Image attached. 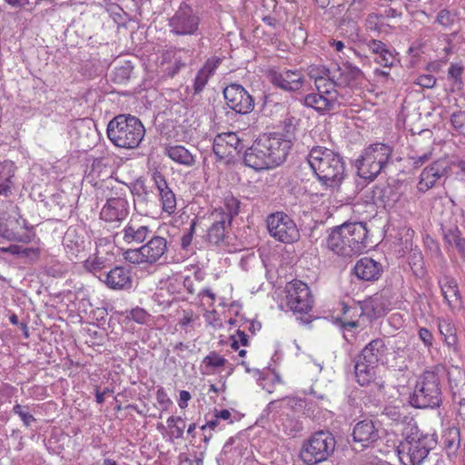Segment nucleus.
<instances>
[{
    "label": "nucleus",
    "instance_id": "f8f14e48",
    "mask_svg": "<svg viewBox=\"0 0 465 465\" xmlns=\"http://www.w3.org/2000/svg\"><path fill=\"white\" fill-rule=\"evenodd\" d=\"M199 25L200 18L187 5L180 7L169 21L170 31L176 35H193Z\"/></svg>",
    "mask_w": 465,
    "mask_h": 465
},
{
    "label": "nucleus",
    "instance_id": "f03ea898",
    "mask_svg": "<svg viewBox=\"0 0 465 465\" xmlns=\"http://www.w3.org/2000/svg\"><path fill=\"white\" fill-rule=\"evenodd\" d=\"M290 150L289 141L264 134L245 151L243 162L255 171L272 169L286 160Z\"/></svg>",
    "mask_w": 465,
    "mask_h": 465
},
{
    "label": "nucleus",
    "instance_id": "5fc2aeb1",
    "mask_svg": "<svg viewBox=\"0 0 465 465\" xmlns=\"http://www.w3.org/2000/svg\"><path fill=\"white\" fill-rule=\"evenodd\" d=\"M149 314L140 308H136L131 311L130 318L138 323H145Z\"/></svg>",
    "mask_w": 465,
    "mask_h": 465
},
{
    "label": "nucleus",
    "instance_id": "7c9ffc66",
    "mask_svg": "<svg viewBox=\"0 0 465 465\" xmlns=\"http://www.w3.org/2000/svg\"><path fill=\"white\" fill-rule=\"evenodd\" d=\"M166 154L175 163L186 166L195 163L194 156L183 145H172L165 149Z\"/></svg>",
    "mask_w": 465,
    "mask_h": 465
},
{
    "label": "nucleus",
    "instance_id": "9d476101",
    "mask_svg": "<svg viewBox=\"0 0 465 465\" xmlns=\"http://www.w3.org/2000/svg\"><path fill=\"white\" fill-rule=\"evenodd\" d=\"M314 299L307 283L300 280H292V314L302 325L310 324L312 316Z\"/></svg>",
    "mask_w": 465,
    "mask_h": 465
},
{
    "label": "nucleus",
    "instance_id": "4d7b16f0",
    "mask_svg": "<svg viewBox=\"0 0 465 465\" xmlns=\"http://www.w3.org/2000/svg\"><path fill=\"white\" fill-rule=\"evenodd\" d=\"M425 465H446V460L441 454L429 453L427 456Z\"/></svg>",
    "mask_w": 465,
    "mask_h": 465
},
{
    "label": "nucleus",
    "instance_id": "473e14b6",
    "mask_svg": "<svg viewBox=\"0 0 465 465\" xmlns=\"http://www.w3.org/2000/svg\"><path fill=\"white\" fill-rule=\"evenodd\" d=\"M460 430L456 427H450L443 430L440 443L448 454L454 453L460 448Z\"/></svg>",
    "mask_w": 465,
    "mask_h": 465
},
{
    "label": "nucleus",
    "instance_id": "4c0bfd02",
    "mask_svg": "<svg viewBox=\"0 0 465 465\" xmlns=\"http://www.w3.org/2000/svg\"><path fill=\"white\" fill-rule=\"evenodd\" d=\"M219 60L213 62H207L205 65L197 73L194 80V90L200 92L203 89L208 82L210 75L213 70L217 67Z\"/></svg>",
    "mask_w": 465,
    "mask_h": 465
},
{
    "label": "nucleus",
    "instance_id": "338daca9",
    "mask_svg": "<svg viewBox=\"0 0 465 465\" xmlns=\"http://www.w3.org/2000/svg\"><path fill=\"white\" fill-rule=\"evenodd\" d=\"M19 417L25 426H29L35 420L32 414L26 411H24Z\"/></svg>",
    "mask_w": 465,
    "mask_h": 465
},
{
    "label": "nucleus",
    "instance_id": "2eb2a0df",
    "mask_svg": "<svg viewBox=\"0 0 465 465\" xmlns=\"http://www.w3.org/2000/svg\"><path fill=\"white\" fill-rule=\"evenodd\" d=\"M447 375L452 401L459 406V415L465 420V371L452 367Z\"/></svg>",
    "mask_w": 465,
    "mask_h": 465
},
{
    "label": "nucleus",
    "instance_id": "a211bd4d",
    "mask_svg": "<svg viewBox=\"0 0 465 465\" xmlns=\"http://www.w3.org/2000/svg\"><path fill=\"white\" fill-rule=\"evenodd\" d=\"M347 235H349V232H347L344 223L335 227L328 236V248L339 256L351 257L354 255L352 245L349 242L351 240Z\"/></svg>",
    "mask_w": 465,
    "mask_h": 465
},
{
    "label": "nucleus",
    "instance_id": "13d9d810",
    "mask_svg": "<svg viewBox=\"0 0 465 465\" xmlns=\"http://www.w3.org/2000/svg\"><path fill=\"white\" fill-rule=\"evenodd\" d=\"M198 317L192 310L183 311V317L179 321L182 328H186L190 323L193 322Z\"/></svg>",
    "mask_w": 465,
    "mask_h": 465
},
{
    "label": "nucleus",
    "instance_id": "69168bd1",
    "mask_svg": "<svg viewBox=\"0 0 465 465\" xmlns=\"http://www.w3.org/2000/svg\"><path fill=\"white\" fill-rule=\"evenodd\" d=\"M338 322H340L341 328L343 329V330H347L349 328H357V327H359V322L355 321V320H351V321L338 320Z\"/></svg>",
    "mask_w": 465,
    "mask_h": 465
},
{
    "label": "nucleus",
    "instance_id": "bb28decb",
    "mask_svg": "<svg viewBox=\"0 0 465 465\" xmlns=\"http://www.w3.org/2000/svg\"><path fill=\"white\" fill-rule=\"evenodd\" d=\"M388 349L382 339H375L370 341L361 351V359L371 364L383 363L386 361Z\"/></svg>",
    "mask_w": 465,
    "mask_h": 465
},
{
    "label": "nucleus",
    "instance_id": "f704fd0d",
    "mask_svg": "<svg viewBox=\"0 0 465 465\" xmlns=\"http://www.w3.org/2000/svg\"><path fill=\"white\" fill-rule=\"evenodd\" d=\"M360 315H366L369 319H377L384 314L378 298H369L360 303Z\"/></svg>",
    "mask_w": 465,
    "mask_h": 465
},
{
    "label": "nucleus",
    "instance_id": "e2e57ef3",
    "mask_svg": "<svg viewBox=\"0 0 465 465\" xmlns=\"http://www.w3.org/2000/svg\"><path fill=\"white\" fill-rule=\"evenodd\" d=\"M431 156V153H423L420 156L414 157L412 156L411 159L413 160V166L415 168L420 167L423 163L428 162Z\"/></svg>",
    "mask_w": 465,
    "mask_h": 465
},
{
    "label": "nucleus",
    "instance_id": "7ed1b4c3",
    "mask_svg": "<svg viewBox=\"0 0 465 465\" xmlns=\"http://www.w3.org/2000/svg\"><path fill=\"white\" fill-rule=\"evenodd\" d=\"M241 202L232 193L226 194L222 204L209 214L212 223L207 230L206 241L227 252L235 251L229 242L232 220L240 212Z\"/></svg>",
    "mask_w": 465,
    "mask_h": 465
},
{
    "label": "nucleus",
    "instance_id": "052dcab7",
    "mask_svg": "<svg viewBox=\"0 0 465 465\" xmlns=\"http://www.w3.org/2000/svg\"><path fill=\"white\" fill-rule=\"evenodd\" d=\"M213 416L219 420H228L229 423H233L232 420V413L229 410H214Z\"/></svg>",
    "mask_w": 465,
    "mask_h": 465
},
{
    "label": "nucleus",
    "instance_id": "aec40b11",
    "mask_svg": "<svg viewBox=\"0 0 465 465\" xmlns=\"http://www.w3.org/2000/svg\"><path fill=\"white\" fill-rule=\"evenodd\" d=\"M20 222L15 217L0 216V236L9 241H15L23 243H30L35 238V233L20 234L17 232Z\"/></svg>",
    "mask_w": 465,
    "mask_h": 465
},
{
    "label": "nucleus",
    "instance_id": "ea45409f",
    "mask_svg": "<svg viewBox=\"0 0 465 465\" xmlns=\"http://www.w3.org/2000/svg\"><path fill=\"white\" fill-rule=\"evenodd\" d=\"M462 72L463 66L455 64H450L448 70V79L451 81V92L461 90L463 84L461 80Z\"/></svg>",
    "mask_w": 465,
    "mask_h": 465
},
{
    "label": "nucleus",
    "instance_id": "79ce46f5",
    "mask_svg": "<svg viewBox=\"0 0 465 465\" xmlns=\"http://www.w3.org/2000/svg\"><path fill=\"white\" fill-rule=\"evenodd\" d=\"M108 163H105L104 158L94 159L89 176L96 177L104 180V177L109 176L110 172L107 170Z\"/></svg>",
    "mask_w": 465,
    "mask_h": 465
},
{
    "label": "nucleus",
    "instance_id": "72a5a7b5",
    "mask_svg": "<svg viewBox=\"0 0 465 465\" xmlns=\"http://www.w3.org/2000/svg\"><path fill=\"white\" fill-rule=\"evenodd\" d=\"M268 77L271 83L282 90H291V74L287 69L272 68L268 71Z\"/></svg>",
    "mask_w": 465,
    "mask_h": 465
},
{
    "label": "nucleus",
    "instance_id": "4468645a",
    "mask_svg": "<svg viewBox=\"0 0 465 465\" xmlns=\"http://www.w3.org/2000/svg\"><path fill=\"white\" fill-rule=\"evenodd\" d=\"M129 214V203L124 196H115L107 199L100 212V219L107 223H119Z\"/></svg>",
    "mask_w": 465,
    "mask_h": 465
},
{
    "label": "nucleus",
    "instance_id": "864d4df0",
    "mask_svg": "<svg viewBox=\"0 0 465 465\" xmlns=\"http://www.w3.org/2000/svg\"><path fill=\"white\" fill-rule=\"evenodd\" d=\"M42 250L40 247H22L21 257L38 260Z\"/></svg>",
    "mask_w": 465,
    "mask_h": 465
},
{
    "label": "nucleus",
    "instance_id": "3c124183",
    "mask_svg": "<svg viewBox=\"0 0 465 465\" xmlns=\"http://www.w3.org/2000/svg\"><path fill=\"white\" fill-rule=\"evenodd\" d=\"M450 123L457 131H460L465 125V112L453 113L450 116Z\"/></svg>",
    "mask_w": 465,
    "mask_h": 465
},
{
    "label": "nucleus",
    "instance_id": "a18cd8bd",
    "mask_svg": "<svg viewBox=\"0 0 465 465\" xmlns=\"http://www.w3.org/2000/svg\"><path fill=\"white\" fill-rule=\"evenodd\" d=\"M375 62L384 67H391L395 62V56L391 50L387 48L383 53L374 58Z\"/></svg>",
    "mask_w": 465,
    "mask_h": 465
},
{
    "label": "nucleus",
    "instance_id": "f257e3e1",
    "mask_svg": "<svg viewBox=\"0 0 465 465\" xmlns=\"http://www.w3.org/2000/svg\"><path fill=\"white\" fill-rule=\"evenodd\" d=\"M346 164L342 155L324 146H314L296 167L295 177L302 182L310 176L327 187L340 186L345 177Z\"/></svg>",
    "mask_w": 465,
    "mask_h": 465
},
{
    "label": "nucleus",
    "instance_id": "20e7f679",
    "mask_svg": "<svg viewBox=\"0 0 465 465\" xmlns=\"http://www.w3.org/2000/svg\"><path fill=\"white\" fill-rule=\"evenodd\" d=\"M401 437L396 451L403 465H424L427 456L439 443L435 432L424 433L419 426L403 431Z\"/></svg>",
    "mask_w": 465,
    "mask_h": 465
},
{
    "label": "nucleus",
    "instance_id": "680f3d73",
    "mask_svg": "<svg viewBox=\"0 0 465 465\" xmlns=\"http://www.w3.org/2000/svg\"><path fill=\"white\" fill-rule=\"evenodd\" d=\"M0 252L21 257L22 246L17 244H12L8 247L0 248Z\"/></svg>",
    "mask_w": 465,
    "mask_h": 465
},
{
    "label": "nucleus",
    "instance_id": "ddd939ff",
    "mask_svg": "<svg viewBox=\"0 0 465 465\" xmlns=\"http://www.w3.org/2000/svg\"><path fill=\"white\" fill-rule=\"evenodd\" d=\"M242 140L236 133L228 132L219 134L213 141V153L219 159L228 162L237 155L242 149Z\"/></svg>",
    "mask_w": 465,
    "mask_h": 465
},
{
    "label": "nucleus",
    "instance_id": "dca6fc26",
    "mask_svg": "<svg viewBox=\"0 0 465 465\" xmlns=\"http://www.w3.org/2000/svg\"><path fill=\"white\" fill-rule=\"evenodd\" d=\"M152 178L158 191L162 212L168 215L173 214L177 205L175 193L168 186L165 177L160 172H154Z\"/></svg>",
    "mask_w": 465,
    "mask_h": 465
},
{
    "label": "nucleus",
    "instance_id": "774afa93",
    "mask_svg": "<svg viewBox=\"0 0 465 465\" xmlns=\"http://www.w3.org/2000/svg\"><path fill=\"white\" fill-rule=\"evenodd\" d=\"M8 5L14 7H24L29 4V0H5Z\"/></svg>",
    "mask_w": 465,
    "mask_h": 465
},
{
    "label": "nucleus",
    "instance_id": "39448f33",
    "mask_svg": "<svg viewBox=\"0 0 465 465\" xmlns=\"http://www.w3.org/2000/svg\"><path fill=\"white\" fill-rule=\"evenodd\" d=\"M443 366H435L423 371L417 379L410 404L416 409H437L442 404L440 377L445 373Z\"/></svg>",
    "mask_w": 465,
    "mask_h": 465
},
{
    "label": "nucleus",
    "instance_id": "6e6552de",
    "mask_svg": "<svg viewBox=\"0 0 465 465\" xmlns=\"http://www.w3.org/2000/svg\"><path fill=\"white\" fill-rule=\"evenodd\" d=\"M336 440L328 430H319L305 440L299 457L307 465H315L326 460L334 451Z\"/></svg>",
    "mask_w": 465,
    "mask_h": 465
},
{
    "label": "nucleus",
    "instance_id": "de8ad7c7",
    "mask_svg": "<svg viewBox=\"0 0 465 465\" xmlns=\"http://www.w3.org/2000/svg\"><path fill=\"white\" fill-rule=\"evenodd\" d=\"M418 335L427 349L430 350L433 346L434 337L429 329L425 327L419 328Z\"/></svg>",
    "mask_w": 465,
    "mask_h": 465
},
{
    "label": "nucleus",
    "instance_id": "5701e85b",
    "mask_svg": "<svg viewBox=\"0 0 465 465\" xmlns=\"http://www.w3.org/2000/svg\"><path fill=\"white\" fill-rule=\"evenodd\" d=\"M346 226L349 242L352 245L353 254H358L365 251L368 245V230L362 223H344Z\"/></svg>",
    "mask_w": 465,
    "mask_h": 465
},
{
    "label": "nucleus",
    "instance_id": "2f4dec72",
    "mask_svg": "<svg viewBox=\"0 0 465 465\" xmlns=\"http://www.w3.org/2000/svg\"><path fill=\"white\" fill-rule=\"evenodd\" d=\"M445 241L454 246L459 252H465V238L462 237V233L457 225H450L441 227Z\"/></svg>",
    "mask_w": 465,
    "mask_h": 465
},
{
    "label": "nucleus",
    "instance_id": "cd10ccee",
    "mask_svg": "<svg viewBox=\"0 0 465 465\" xmlns=\"http://www.w3.org/2000/svg\"><path fill=\"white\" fill-rule=\"evenodd\" d=\"M294 99L300 102L301 104L312 107L318 112L330 111L333 108V98L321 94H309L301 97L295 96Z\"/></svg>",
    "mask_w": 465,
    "mask_h": 465
},
{
    "label": "nucleus",
    "instance_id": "4be33fe9",
    "mask_svg": "<svg viewBox=\"0 0 465 465\" xmlns=\"http://www.w3.org/2000/svg\"><path fill=\"white\" fill-rule=\"evenodd\" d=\"M290 218L283 213L271 214L267 219V227L270 234L280 242H291Z\"/></svg>",
    "mask_w": 465,
    "mask_h": 465
},
{
    "label": "nucleus",
    "instance_id": "a878e982",
    "mask_svg": "<svg viewBox=\"0 0 465 465\" xmlns=\"http://www.w3.org/2000/svg\"><path fill=\"white\" fill-rule=\"evenodd\" d=\"M382 414L393 421L395 425L401 427L400 430L401 436L403 434V431H408L418 426L415 418L400 407L387 406L384 408Z\"/></svg>",
    "mask_w": 465,
    "mask_h": 465
},
{
    "label": "nucleus",
    "instance_id": "c03bdc74",
    "mask_svg": "<svg viewBox=\"0 0 465 465\" xmlns=\"http://www.w3.org/2000/svg\"><path fill=\"white\" fill-rule=\"evenodd\" d=\"M203 362L205 365V367L215 369L223 367L227 362V360L223 356L217 353L216 351H211L208 355H206L203 358Z\"/></svg>",
    "mask_w": 465,
    "mask_h": 465
},
{
    "label": "nucleus",
    "instance_id": "603ef678",
    "mask_svg": "<svg viewBox=\"0 0 465 465\" xmlns=\"http://www.w3.org/2000/svg\"><path fill=\"white\" fill-rule=\"evenodd\" d=\"M416 84L423 88H432L436 84V78L431 74H422L417 78Z\"/></svg>",
    "mask_w": 465,
    "mask_h": 465
},
{
    "label": "nucleus",
    "instance_id": "c85d7f7f",
    "mask_svg": "<svg viewBox=\"0 0 465 465\" xmlns=\"http://www.w3.org/2000/svg\"><path fill=\"white\" fill-rule=\"evenodd\" d=\"M376 368L375 364H371L366 360L361 359L360 354L354 366L358 383L361 386L369 385L376 377Z\"/></svg>",
    "mask_w": 465,
    "mask_h": 465
},
{
    "label": "nucleus",
    "instance_id": "bf43d9fd",
    "mask_svg": "<svg viewBox=\"0 0 465 465\" xmlns=\"http://www.w3.org/2000/svg\"><path fill=\"white\" fill-rule=\"evenodd\" d=\"M191 393L187 391H181L179 393V399L177 401L178 406L181 409H186L188 407V402L191 400Z\"/></svg>",
    "mask_w": 465,
    "mask_h": 465
},
{
    "label": "nucleus",
    "instance_id": "0e129e2a",
    "mask_svg": "<svg viewBox=\"0 0 465 465\" xmlns=\"http://www.w3.org/2000/svg\"><path fill=\"white\" fill-rule=\"evenodd\" d=\"M233 337L239 341L242 346H247L249 344L248 336L243 331L238 330Z\"/></svg>",
    "mask_w": 465,
    "mask_h": 465
},
{
    "label": "nucleus",
    "instance_id": "412c9836",
    "mask_svg": "<svg viewBox=\"0 0 465 465\" xmlns=\"http://www.w3.org/2000/svg\"><path fill=\"white\" fill-rule=\"evenodd\" d=\"M383 272L382 265L370 257H363L357 261L352 269V273L361 281H377Z\"/></svg>",
    "mask_w": 465,
    "mask_h": 465
},
{
    "label": "nucleus",
    "instance_id": "423d86ee",
    "mask_svg": "<svg viewBox=\"0 0 465 465\" xmlns=\"http://www.w3.org/2000/svg\"><path fill=\"white\" fill-rule=\"evenodd\" d=\"M107 136L118 148L135 149L145 135V128L141 120L131 114H119L107 125Z\"/></svg>",
    "mask_w": 465,
    "mask_h": 465
},
{
    "label": "nucleus",
    "instance_id": "393cba45",
    "mask_svg": "<svg viewBox=\"0 0 465 465\" xmlns=\"http://www.w3.org/2000/svg\"><path fill=\"white\" fill-rule=\"evenodd\" d=\"M103 281L112 290H124L132 287L130 271L124 266H115L110 270L104 274Z\"/></svg>",
    "mask_w": 465,
    "mask_h": 465
},
{
    "label": "nucleus",
    "instance_id": "58836bf2",
    "mask_svg": "<svg viewBox=\"0 0 465 465\" xmlns=\"http://www.w3.org/2000/svg\"><path fill=\"white\" fill-rule=\"evenodd\" d=\"M441 292L450 306L459 305L461 302V296L457 283L454 281H450L441 287Z\"/></svg>",
    "mask_w": 465,
    "mask_h": 465
},
{
    "label": "nucleus",
    "instance_id": "8fccbe9b",
    "mask_svg": "<svg viewBox=\"0 0 465 465\" xmlns=\"http://www.w3.org/2000/svg\"><path fill=\"white\" fill-rule=\"evenodd\" d=\"M387 192L390 193H392V190L390 186L387 187H379L375 186L372 191V198L376 200H380L383 202L384 203H388L390 201V196L387 195Z\"/></svg>",
    "mask_w": 465,
    "mask_h": 465
},
{
    "label": "nucleus",
    "instance_id": "c9c22d12",
    "mask_svg": "<svg viewBox=\"0 0 465 465\" xmlns=\"http://www.w3.org/2000/svg\"><path fill=\"white\" fill-rule=\"evenodd\" d=\"M167 438L173 441L176 439L183 437L184 430L186 428L185 420L180 416H170L167 419Z\"/></svg>",
    "mask_w": 465,
    "mask_h": 465
},
{
    "label": "nucleus",
    "instance_id": "6ab92c4d",
    "mask_svg": "<svg viewBox=\"0 0 465 465\" xmlns=\"http://www.w3.org/2000/svg\"><path fill=\"white\" fill-rule=\"evenodd\" d=\"M153 231L148 224L132 218L121 231L123 240L127 244H140L147 240Z\"/></svg>",
    "mask_w": 465,
    "mask_h": 465
},
{
    "label": "nucleus",
    "instance_id": "49530a36",
    "mask_svg": "<svg viewBox=\"0 0 465 465\" xmlns=\"http://www.w3.org/2000/svg\"><path fill=\"white\" fill-rule=\"evenodd\" d=\"M343 66L347 70L346 82L356 81L363 77L362 71L351 63L345 62Z\"/></svg>",
    "mask_w": 465,
    "mask_h": 465
},
{
    "label": "nucleus",
    "instance_id": "6e6d98bb",
    "mask_svg": "<svg viewBox=\"0 0 465 465\" xmlns=\"http://www.w3.org/2000/svg\"><path fill=\"white\" fill-rule=\"evenodd\" d=\"M156 401L163 409H167L172 404V401L163 388L157 390Z\"/></svg>",
    "mask_w": 465,
    "mask_h": 465
},
{
    "label": "nucleus",
    "instance_id": "09e8293b",
    "mask_svg": "<svg viewBox=\"0 0 465 465\" xmlns=\"http://www.w3.org/2000/svg\"><path fill=\"white\" fill-rule=\"evenodd\" d=\"M365 45L376 56L380 55V54L383 53L388 48L383 42L377 39H371L367 41Z\"/></svg>",
    "mask_w": 465,
    "mask_h": 465
},
{
    "label": "nucleus",
    "instance_id": "37998d69",
    "mask_svg": "<svg viewBox=\"0 0 465 465\" xmlns=\"http://www.w3.org/2000/svg\"><path fill=\"white\" fill-rule=\"evenodd\" d=\"M457 20V14L448 9H442L438 13L436 22L445 28L451 27Z\"/></svg>",
    "mask_w": 465,
    "mask_h": 465
},
{
    "label": "nucleus",
    "instance_id": "c756f323",
    "mask_svg": "<svg viewBox=\"0 0 465 465\" xmlns=\"http://www.w3.org/2000/svg\"><path fill=\"white\" fill-rule=\"evenodd\" d=\"M16 166L9 160L0 161V195H7L13 186Z\"/></svg>",
    "mask_w": 465,
    "mask_h": 465
},
{
    "label": "nucleus",
    "instance_id": "b1692460",
    "mask_svg": "<svg viewBox=\"0 0 465 465\" xmlns=\"http://www.w3.org/2000/svg\"><path fill=\"white\" fill-rule=\"evenodd\" d=\"M447 173V168L440 162H434L427 166L420 173V181L417 189L420 193H425L433 186L437 181L444 176Z\"/></svg>",
    "mask_w": 465,
    "mask_h": 465
},
{
    "label": "nucleus",
    "instance_id": "9b49d317",
    "mask_svg": "<svg viewBox=\"0 0 465 465\" xmlns=\"http://www.w3.org/2000/svg\"><path fill=\"white\" fill-rule=\"evenodd\" d=\"M223 95L228 107L238 114H246L254 109L253 97L241 84L227 85Z\"/></svg>",
    "mask_w": 465,
    "mask_h": 465
},
{
    "label": "nucleus",
    "instance_id": "a19ab883",
    "mask_svg": "<svg viewBox=\"0 0 465 465\" xmlns=\"http://www.w3.org/2000/svg\"><path fill=\"white\" fill-rule=\"evenodd\" d=\"M439 331L449 345H454L457 342L456 330L454 325L449 321H440L439 322Z\"/></svg>",
    "mask_w": 465,
    "mask_h": 465
},
{
    "label": "nucleus",
    "instance_id": "e433bc0d",
    "mask_svg": "<svg viewBox=\"0 0 465 465\" xmlns=\"http://www.w3.org/2000/svg\"><path fill=\"white\" fill-rule=\"evenodd\" d=\"M179 53L180 51L171 50L164 54V61L171 58L173 59V62H170L165 68V73L169 77L173 78L182 68L185 66V63L180 56Z\"/></svg>",
    "mask_w": 465,
    "mask_h": 465
},
{
    "label": "nucleus",
    "instance_id": "0eeeda50",
    "mask_svg": "<svg viewBox=\"0 0 465 465\" xmlns=\"http://www.w3.org/2000/svg\"><path fill=\"white\" fill-rule=\"evenodd\" d=\"M393 149L382 143H376L364 149L356 161L358 174L361 178L373 181L380 173L385 172L391 162Z\"/></svg>",
    "mask_w": 465,
    "mask_h": 465
},
{
    "label": "nucleus",
    "instance_id": "f3484780",
    "mask_svg": "<svg viewBox=\"0 0 465 465\" xmlns=\"http://www.w3.org/2000/svg\"><path fill=\"white\" fill-rule=\"evenodd\" d=\"M352 441L362 449L368 448L380 439L379 430L371 420L357 422L352 430Z\"/></svg>",
    "mask_w": 465,
    "mask_h": 465
},
{
    "label": "nucleus",
    "instance_id": "1a4fd4ad",
    "mask_svg": "<svg viewBox=\"0 0 465 465\" xmlns=\"http://www.w3.org/2000/svg\"><path fill=\"white\" fill-rule=\"evenodd\" d=\"M168 251L167 240L163 236H153L138 248L127 249L122 255L126 262L134 265H153L160 262Z\"/></svg>",
    "mask_w": 465,
    "mask_h": 465
}]
</instances>
